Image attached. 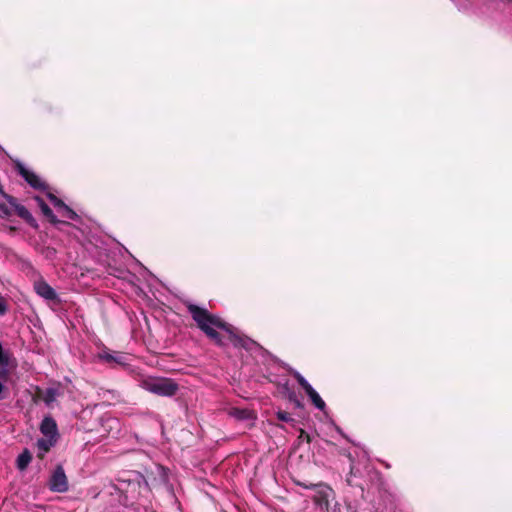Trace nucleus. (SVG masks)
<instances>
[{
	"instance_id": "nucleus-1",
	"label": "nucleus",
	"mask_w": 512,
	"mask_h": 512,
	"mask_svg": "<svg viewBox=\"0 0 512 512\" xmlns=\"http://www.w3.org/2000/svg\"><path fill=\"white\" fill-rule=\"evenodd\" d=\"M189 311L192 314L193 319L196 321L198 327L218 345H224V341L221 335L216 331L220 329L227 335V340L234 346L243 347L249 349L250 345L253 344L249 339L239 336L235 329L222 321L218 316L210 314L207 310L199 308L197 306H189Z\"/></svg>"
},
{
	"instance_id": "nucleus-2",
	"label": "nucleus",
	"mask_w": 512,
	"mask_h": 512,
	"mask_svg": "<svg viewBox=\"0 0 512 512\" xmlns=\"http://www.w3.org/2000/svg\"><path fill=\"white\" fill-rule=\"evenodd\" d=\"M313 489V501L317 512H342L339 503L335 500V493L328 485L319 483L304 486Z\"/></svg>"
},
{
	"instance_id": "nucleus-3",
	"label": "nucleus",
	"mask_w": 512,
	"mask_h": 512,
	"mask_svg": "<svg viewBox=\"0 0 512 512\" xmlns=\"http://www.w3.org/2000/svg\"><path fill=\"white\" fill-rule=\"evenodd\" d=\"M42 437L37 440V455L43 458L49 450L54 447L59 438L58 427L55 420L51 417H45L40 425Z\"/></svg>"
},
{
	"instance_id": "nucleus-4",
	"label": "nucleus",
	"mask_w": 512,
	"mask_h": 512,
	"mask_svg": "<svg viewBox=\"0 0 512 512\" xmlns=\"http://www.w3.org/2000/svg\"><path fill=\"white\" fill-rule=\"evenodd\" d=\"M141 386L143 389L160 396H173L178 390V385L167 378H147L141 382Z\"/></svg>"
},
{
	"instance_id": "nucleus-5",
	"label": "nucleus",
	"mask_w": 512,
	"mask_h": 512,
	"mask_svg": "<svg viewBox=\"0 0 512 512\" xmlns=\"http://www.w3.org/2000/svg\"><path fill=\"white\" fill-rule=\"evenodd\" d=\"M49 489L58 493L68 490V480L62 466H57L53 471L49 480Z\"/></svg>"
},
{
	"instance_id": "nucleus-6",
	"label": "nucleus",
	"mask_w": 512,
	"mask_h": 512,
	"mask_svg": "<svg viewBox=\"0 0 512 512\" xmlns=\"http://www.w3.org/2000/svg\"><path fill=\"white\" fill-rule=\"evenodd\" d=\"M46 195L47 198L50 200L51 204L56 209L59 216L71 220L77 218V214L70 207H68L62 200L57 198L51 192H47Z\"/></svg>"
},
{
	"instance_id": "nucleus-7",
	"label": "nucleus",
	"mask_w": 512,
	"mask_h": 512,
	"mask_svg": "<svg viewBox=\"0 0 512 512\" xmlns=\"http://www.w3.org/2000/svg\"><path fill=\"white\" fill-rule=\"evenodd\" d=\"M17 164L19 173L31 187L39 190H46L47 186L45 182L37 174L26 169L20 162H17Z\"/></svg>"
},
{
	"instance_id": "nucleus-8",
	"label": "nucleus",
	"mask_w": 512,
	"mask_h": 512,
	"mask_svg": "<svg viewBox=\"0 0 512 512\" xmlns=\"http://www.w3.org/2000/svg\"><path fill=\"white\" fill-rule=\"evenodd\" d=\"M36 293L46 300H56L57 294L55 290L45 281L39 280L34 283Z\"/></svg>"
},
{
	"instance_id": "nucleus-9",
	"label": "nucleus",
	"mask_w": 512,
	"mask_h": 512,
	"mask_svg": "<svg viewBox=\"0 0 512 512\" xmlns=\"http://www.w3.org/2000/svg\"><path fill=\"white\" fill-rule=\"evenodd\" d=\"M228 415L237 420L253 421L256 416L253 411L249 409H242L238 407H232L228 410Z\"/></svg>"
},
{
	"instance_id": "nucleus-10",
	"label": "nucleus",
	"mask_w": 512,
	"mask_h": 512,
	"mask_svg": "<svg viewBox=\"0 0 512 512\" xmlns=\"http://www.w3.org/2000/svg\"><path fill=\"white\" fill-rule=\"evenodd\" d=\"M34 201L36 202L37 206L41 209L45 217H47L53 223L57 222L56 216L53 214L50 207L45 203V201L41 197H34Z\"/></svg>"
},
{
	"instance_id": "nucleus-11",
	"label": "nucleus",
	"mask_w": 512,
	"mask_h": 512,
	"mask_svg": "<svg viewBox=\"0 0 512 512\" xmlns=\"http://www.w3.org/2000/svg\"><path fill=\"white\" fill-rule=\"evenodd\" d=\"M59 395L60 391L58 388L50 387L43 391L40 394V397L45 402V404L49 406L57 399Z\"/></svg>"
},
{
	"instance_id": "nucleus-12",
	"label": "nucleus",
	"mask_w": 512,
	"mask_h": 512,
	"mask_svg": "<svg viewBox=\"0 0 512 512\" xmlns=\"http://www.w3.org/2000/svg\"><path fill=\"white\" fill-rule=\"evenodd\" d=\"M99 357L107 362H116L120 365H124L126 363V356L124 354H110V353H102L99 355Z\"/></svg>"
},
{
	"instance_id": "nucleus-13",
	"label": "nucleus",
	"mask_w": 512,
	"mask_h": 512,
	"mask_svg": "<svg viewBox=\"0 0 512 512\" xmlns=\"http://www.w3.org/2000/svg\"><path fill=\"white\" fill-rule=\"evenodd\" d=\"M312 403L315 405L316 408L320 410H324L325 408V402L320 397V395L314 390V388H311L308 392H306Z\"/></svg>"
},
{
	"instance_id": "nucleus-14",
	"label": "nucleus",
	"mask_w": 512,
	"mask_h": 512,
	"mask_svg": "<svg viewBox=\"0 0 512 512\" xmlns=\"http://www.w3.org/2000/svg\"><path fill=\"white\" fill-rule=\"evenodd\" d=\"M30 461H31V456L27 451H25L18 456L17 466L20 470H24L28 466Z\"/></svg>"
},
{
	"instance_id": "nucleus-15",
	"label": "nucleus",
	"mask_w": 512,
	"mask_h": 512,
	"mask_svg": "<svg viewBox=\"0 0 512 512\" xmlns=\"http://www.w3.org/2000/svg\"><path fill=\"white\" fill-rule=\"evenodd\" d=\"M15 210L17 212V214L27 220V221H32L33 220V217L31 215V213L28 211V209L26 207H24L23 205H16L15 206Z\"/></svg>"
},
{
	"instance_id": "nucleus-16",
	"label": "nucleus",
	"mask_w": 512,
	"mask_h": 512,
	"mask_svg": "<svg viewBox=\"0 0 512 512\" xmlns=\"http://www.w3.org/2000/svg\"><path fill=\"white\" fill-rule=\"evenodd\" d=\"M295 378L301 387L305 390V392H308L311 388H313L300 373H295Z\"/></svg>"
},
{
	"instance_id": "nucleus-17",
	"label": "nucleus",
	"mask_w": 512,
	"mask_h": 512,
	"mask_svg": "<svg viewBox=\"0 0 512 512\" xmlns=\"http://www.w3.org/2000/svg\"><path fill=\"white\" fill-rule=\"evenodd\" d=\"M7 310H8L7 301L5 300V298L0 296V315L6 314Z\"/></svg>"
},
{
	"instance_id": "nucleus-18",
	"label": "nucleus",
	"mask_w": 512,
	"mask_h": 512,
	"mask_svg": "<svg viewBox=\"0 0 512 512\" xmlns=\"http://www.w3.org/2000/svg\"><path fill=\"white\" fill-rule=\"evenodd\" d=\"M278 418L282 421H289L291 419L290 416L285 412H279Z\"/></svg>"
}]
</instances>
